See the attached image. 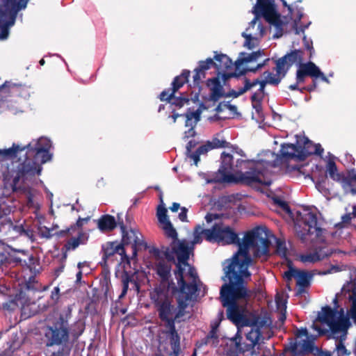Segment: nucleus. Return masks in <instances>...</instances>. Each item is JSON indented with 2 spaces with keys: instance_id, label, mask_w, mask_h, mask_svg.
<instances>
[{
  "instance_id": "nucleus-1",
  "label": "nucleus",
  "mask_w": 356,
  "mask_h": 356,
  "mask_svg": "<svg viewBox=\"0 0 356 356\" xmlns=\"http://www.w3.org/2000/svg\"><path fill=\"white\" fill-rule=\"evenodd\" d=\"M221 216L218 213H208L205 216L207 224L213 222L211 227L207 232V241L217 243L221 245L237 244L238 251L230 259L224 263V271L225 277L230 284V275L228 272L236 273L240 275L241 272L245 271L248 275L242 278V284L246 283L250 277L248 267L252 264L250 251H252L254 257L265 256L268 253V232L264 227H257L245 234L241 241L238 234L228 225L221 221Z\"/></svg>"
},
{
  "instance_id": "nucleus-2",
  "label": "nucleus",
  "mask_w": 356,
  "mask_h": 356,
  "mask_svg": "<svg viewBox=\"0 0 356 356\" xmlns=\"http://www.w3.org/2000/svg\"><path fill=\"white\" fill-rule=\"evenodd\" d=\"M236 273L228 272L230 275V284H225L220 289V299L224 307L227 308V316L238 328L237 333L232 339L236 348H240L241 336V327H250L246 334V339L252 348L259 343L261 338V329L270 324L266 317H262L257 312H250L246 309L247 298L249 296L245 283L242 284V278L248 275L245 271L241 272L240 275Z\"/></svg>"
},
{
  "instance_id": "nucleus-3",
  "label": "nucleus",
  "mask_w": 356,
  "mask_h": 356,
  "mask_svg": "<svg viewBox=\"0 0 356 356\" xmlns=\"http://www.w3.org/2000/svg\"><path fill=\"white\" fill-rule=\"evenodd\" d=\"M348 320L344 311L333 309L330 307H323L312 323V328L316 334L309 335L307 328L297 330V340L291 343L288 350L293 356H298L312 350L313 342L318 335L330 333V338L335 340V349L327 353V356H348V353L343 341L346 338Z\"/></svg>"
},
{
  "instance_id": "nucleus-4",
  "label": "nucleus",
  "mask_w": 356,
  "mask_h": 356,
  "mask_svg": "<svg viewBox=\"0 0 356 356\" xmlns=\"http://www.w3.org/2000/svg\"><path fill=\"white\" fill-rule=\"evenodd\" d=\"M51 143L49 139L41 137L38 140H33L26 146L20 147L13 144L8 149H0V155L5 158H13L17 156L19 151L26 149V158L22 163H19L16 168L10 172V177L6 178V184L10 185L13 192H19L26 194L29 198L32 197L31 186L33 179L39 175L42 167L39 164L44 163L51 159L49 149Z\"/></svg>"
},
{
  "instance_id": "nucleus-5",
  "label": "nucleus",
  "mask_w": 356,
  "mask_h": 356,
  "mask_svg": "<svg viewBox=\"0 0 356 356\" xmlns=\"http://www.w3.org/2000/svg\"><path fill=\"white\" fill-rule=\"evenodd\" d=\"M243 156L242 149L233 147L232 153L223 152L221 154V165L215 181L233 183L243 182L248 184L259 183L269 186L272 182L271 168L277 166L278 155L272 152H266V159L259 160L237 159L233 164V154Z\"/></svg>"
},
{
  "instance_id": "nucleus-6",
  "label": "nucleus",
  "mask_w": 356,
  "mask_h": 356,
  "mask_svg": "<svg viewBox=\"0 0 356 356\" xmlns=\"http://www.w3.org/2000/svg\"><path fill=\"white\" fill-rule=\"evenodd\" d=\"M175 275L180 289L177 307L172 304L168 292L161 287L155 288L150 296L159 318L165 326L172 325L175 320L184 316L188 302L195 296L201 284L196 272H194L193 276H191L188 272L175 271Z\"/></svg>"
},
{
  "instance_id": "nucleus-7",
  "label": "nucleus",
  "mask_w": 356,
  "mask_h": 356,
  "mask_svg": "<svg viewBox=\"0 0 356 356\" xmlns=\"http://www.w3.org/2000/svg\"><path fill=\"white\" fill-rule=\"evenodd\" d=\"M254 19L249 23L245 31L242 33L245 41L243 46L248 49L257 47L261 39L264 37L266 29L263 26L260 17H263L270 24V29L274 30L273 38H279L284 33V29L288 22L286 17H282L275 10L272 0H257V3L252 9Z\"/></svg>"
},
{
  "instance_id": "nucleus-8",
  "label": "nucleus",
  "mask_w": 356,
  "mask_h": 356,
  "mask_svg": "<svg viewBox=\"0 0 356 356\" xmlns=\"http://www.w3.org/2000/svg\"><path fill=\"white\" fill-rule=\"evenodd\" d=\"M165 235L172 239L170 247L163 248V254L168 259H174L177 257L176 270L179 272H188L191 276H193L195 268L191 266L188 260L189 259L188 244L186 241L177 239V232L170 221L161 225Z\"/></svg>"
},
{
  "instance_id": "nucleus-9",
  "label": "nucleus",
  "mask_w": 356,
  "mask_h": 356,
  "mask_svg": "<svg viewBox=\"0 0 356 356\" xmlns=\"http://www.w3.org/2000/svg\"><path fill=\"white\" fill-rule=\"evenodd\" d=\"M264 56V50L253 51L250 54L241 53L238 59L233 63L227 55L216 54L214 56V66L217 69L218 74L223 76L230 75L231 74L227 72V70L234 67L236 70V76H238L245 70L255 71L261 69L269 61V58H266L263 63L257 64L255 68L249 67L248 64L257 62L259 58Z\"/></svg>"
},
{
  "instance_id": "nucleus-10",
  "label": "nucleus",
  "mask_w": 356,
  "mask_h": 356,
  "mask_svg": "<svg viewBox=\"0 0 356 356\" xmlns=\"http://www.w3.org/2000/svg\"><path fill=\"white\" fill-rule=\"evenodd\" d=\"M72 309L68 307L60 314L51 325L44 328V337L47 346H60L68 342L70 337L69 320Z\"/></svg>"
},
{
  "instance_id": "nucleus-11",
  "label": "nucleus",
  "mask_w": 356,
  "mask_h": 356,
  "mask_svg": "<svg viewBox=\"0 0 356 356\" xmlns=\"http://www.w3.org/2000/svg\"><path fill=\"white\" fill-rule=\"evenodd\" d=\"M301 218L303 227L301 229L296 228L297 234L300 240L305 243L323 241V230L318 225L316 215L307 211Z\"/></svg>"
},
{
  "instance_id": "nucleus-12",
  "label": "nucleus",
  "mask_w": 356,
  "mask_h": 356,
  "mask_svg": "<svg viewBox=\"0 0 356 356\" xmlns=\"http://www.w3.org/2000/svg\"><path fill=\"white\" fill-rule=\"evenodd\" d=\"M326 172L331 179L340 182L346 193L356 195V170L353 169L348 172V176L344 177L337 172L334 161L329 159L326 164Z\"/></svg>"
},
{
  "instance_id": "nucleus-13",
  "label": "nucleus",
  "mask_w": 356,
  "mask_h": 356,
  "mask_svg": "<svg viewBox=\"0 0 356 356\" xmlns=\"http://www.w3.org/2000/svg\"><path fill=\"white\" fill-rule=\"evenodd\" d=\"M189 74L190 72L188 70H184L180 76H176L172 83V88L163 91L160 95V99L161 101H168L172 104L179 107L183 106L185 102H188V99L176 97H175V93L188 81Z\"/></svg>"
},
{
  "instance_id": "nucleus-14",
  "label": "nucleus",
  "mask_w": 356,
  "mask_h": 356,
  "mask_svg": "<svg viewBox=\"0 0 356 356\" xmlns=\"http://www.w3.org/2000/svg\"><path fill=\"white\" fill-rule=\"evenodd\" d=\"M343 298L350 307L349 316L350 318L356 323V282L350 280L343 284L341 293L336 295L334 301L341 300Z\"/></svg>"
},
{
  "instance_id": "nucleus-15",
  "label": "nucleus",
  "mask_w": 356,
  "mask_h": 356,
  "mask_svg": "<svg viewBox=\"0 0 356 356\" xmlns=\"http://www.w3.org/2000/svg\"><path fill=\"white\" fill-rule=\"evenodd\" d=\"M313 275L310 273L305 270H300L296 268L289 266V269L284 272V278L286 282L291 281L293 278L296 280L298 286L297 294L300 295L305 292L306 288L311 284Z\"/></svg>"
},
{
  "instance_id": "nucleus-16",
  "label": "nucleus",
  "mask_w": 356,
  "mask_h": 356,
  "mask_svg": "<svg viewBox=\"0 0 356 356\" xmlns=\"http://www.w3.org/2000/svg\"><path fill=\"white\" fill-rule=\"evenodd\" d=\"M248 90H251L252 92V106L255 109L258 117H261V100L264 97V84L255 82L250 85V80L245 79L244 86L243 88H239L237 95H241Z\"/></svg>"
},
{
  "instance_id": "nucleus-17",
  "label": "nucleus",
  "mask_w": 356,
  "mask_h": 356,
  "mask_svg": "<svg viewBox=\"0 0 356 356\" xmlns=\"http://www.w3.org/2000/svg\"><path fill=\"white\" fill-rule=\"evenodd\" d=\"M154 254L156 257V273L163 282H166L168 280L171 275V263L175 262V258L172 260L168 259L163 254V249L161 250H155Z\"/></svg>"
},
{
  "instance_id": "nucleus-18",
  "label": "nucleus",
  "mask_w": 356,
  "mask_h": 356,
  "mask_svg": "<svg viewBox=\"0 0 356 356\" xmlns=\"http://www.w3.org/2000/svg\"><path fill=\"white\" fill-rule=\"evenodd\" d=\"M297 137V143L294 144H282L280 151V156L282 159L286 161L295 160L302 161V152L300 149V141Z\"/></svg>"
},
{
  "instance_id": "nucleus-19",
  "label": "nucleus",
  "mask_w": 356,
  "mask_h": 356,
  "mask_svg": "<svg viewBox=\"0 0 356 356\" xmlns=\"http://www.w3.org/2000/svg\"><path fill=\"white\" fill-rule=\"evenodd\" d=\"M298 139L300 141V149L302 160L312 154H316L319 156L323 154L324 150L320 144L313 143L304 136H298Z\"/></svg>"
},
{
  "instance_id": "nucleus-20",
  "label": "nucleus",
  "mask_w": 356,
  "mask_h": 356,
  "mask_svg": "<svg viewBox=\"0 0 356 356\" xmlns=\"http://www.w3.org/2000/svg\"><path fill=\"white\" fill-rule=\"evenodd\" d=\"M320 71L319 67L312 62L301 63L296 72V81L298 83H303L307 76L318 78Z\"/></svg>"
},
{
  "instance_id": "nucleus-21",
  "label": "nucleus",
  "mask_w": 356,
  "mask_h": 356,
  "mask_svg": "<svg viewBox=\"0 0 356 356\" xmlns=\"http://www.w3.org/2000/svg\"><path fill=\"white\" fill-rule=\"evenodd\" d=\"M102 258L105 262L115 254L122 256L125 254L124 247L122 244L115 242H108L102 245Z\"/></svg>"
},
{
  "instance_id": "nucleus-22",
  "label": "nucleus",
  "mask_w": 356,
  "mask_h": 356,
  "mask_svg": "<svg viewBox=\"0 0 356 356\" xmlns=\"http://www.w3.org/2000/svg\"><path fill=\"white\" fill-rule=\"evenodd\" d=\"M268 232V253L265 256L262 257H257L258 258H261L262 260H265L267 259L268 254H269V246L271 243L270 238H273L275 242V247H276V252L277 254L281 256L282 257H286L287 253H288V248L286 247V241L282 238H277L274 237L273 235H271L270 231L265 227Z\"/></svg>"
},
{
  "instance_id": "nucleus-23",
  "label": "nucleus",
  "mask_w": 356,
  "mask_h": 356,
  "mask_svg": "<svg viewBox=\"0 0 356 356\" xmlns=\"http://www.w3.org/2000/svg\"><path fill=\"white\" fill-rule=\"evenodd\" d=\"M165 327L168 328V331L167 332L168 334L171 349L172 350L170 355L178 356L180 350V338L175 330V324Z\"/></svg>"
},
{
  "instance_id": "nucleus-24",
  "label": "nucleus",
  "mask_w": 356,
  "mask_h": 356,
  "mask_svg": "<svg viewBox=\"0 0 356 356\" xmlns=\"http://www.w3.org/2000/svg\"><path fill=\"white\" fill-rule=\"evenodd\" d=\"M122 241L127 244H132L134 246L143 243L141 234L136 229H130L128 231H122Z\"/></svg>"
},
{
  "instance_id": "nucleus-25",
  "label": "nucleus",
  "mask_w": 356,
  "mask_h": 356,
  "mask_svg": "<svg viewBox=\"0 0 356 356\" xmlns=\"http://www.w3.org/2000/svg\"><path fill=\"white\" fill-rule=\"evenodd\" d=\"M117 226L115 218L111 215H104L97 220V227L102 232L113 230Z\"/></svg>"
},
{
  "instance_id": "nucleus-26",
  "label": "nucleus",
  "mask_w": 356,
  "mask_h": 356,
  "mask_svg": "<svg viewBox=\"0 0 356 356\" xmlns=\"http://www.w3.org/2000/svg\"><path fill=\"white\" fill-rule=\"evenodd\" d=\"M264 79L259 81V79H254L250 81V85H252L255 82L264 84V88L266 84L277 85L282 80V77L278 73H273L271 72H264L263 74Z\"/></svg>"
},
{
  "instance_id": "nucleus-27",
  "label": "nucleus",
  "mask_w": 356,
  "mask_h": 356,
  "mask_svg": "<svg viewBox=\"0 0 356 356\" xmlns=\"http://www.w3.org/2000/svg\"><path fill=\"white\" fill-rule=\"evenodd\" d=\"M209 230V229H204L200 225H198L195 227L193 232V239L191 242L186 241L188 244V251L189 253L193 249V246L195 244H200L202 242L203 238H205L207 241V232Z\"/></svg>"
},
{
  "instance_id": "nucleus-28",
  "label": "nucleus",
  "mask_w": 356,
  "mask_h": 356,
  "mask_svg": "<svg viewBox=\"0 0 356 356\" xmlns=\"http://www.w3.org/2000/svg\"><path fill=\"white\" fill-rule=\"evenodd\" d=\"M8 227L9 232L14 234L13 237L25 236L28 238L32 239L33 236V231L29 228H25L22 225H14L13 223H10Z\"/></svg>"
},
{
  "instance_id": "nucleus-29",
  "label": "nucleus",
  "mask_w": 356,
  "mask_h": 356,
  "mask_svg": "<svg viewBox=\"0 0 356 356\" xmlns=\"http://www.w3.org/2000/svg\"><path fill=\"white\" fill-rule=\"evenodd\" d=\"M299 260L305 264H314L323 259L324 256L317 251L308 252L303 254H300L298 256Z\"/></svg>"
},
{
  "instance_id": "nucleus-30",
  "label": "nucleus",
  "mask_w": 356,
  "mask_h": 356,
  "mask_svg": "<svg viewBox=\"0 0 356 356\" xmlns=\"http://www.w3.org/2000/svg\"><path fill=\"white\" fill-rule=\"evenodd\" d=\"M29 0H4V6L13 13H17L19 10L24 9L26 7Z\"/></svg>"
},
{
  "instance_id": "nucleus-31",
  "label": "nucleus",
  "mask_w": 356,
  "mask_h": 356,
  "mask_svg": "<svg viewBox=\"0 0 356 356\" xmlns=\"http://www.w3.org/2000/svg\"><path fill=\"white\" fill-rule=\"evenodd\" d=\"M209 86H211V100L218 101L223 95L222 86L217 79L211 80Z\"/></svg>"
},
{
  "instance_id": "nucleus-32",
  "label": "nucleus",
  "mask_w": 356,
  "mask_h": 356,
  "mask_svg": "<svg viewBox=\"0 0 356 356\" xmlns=\"http://www.w3.org/2000/svg\"><path fill=\"white\" fill-rule=\"evenodd\" d=\"M284 57H286L287 62L291 66L293 64L298 65L299 66L303 60V51L300 49L293 50L286 54Z\"/></svg>"
},
{
  "instance_id": "nucleus-33",
  "label": "nucleus",
  "mask_w": 356,
  "mask_h": 356,
  "mask_svg": "<svg viewBox=\"0 0 356 356\" xmlns=\"http://www.w3.org/2000/svg\"><path fill=\"white\" fill-rule=\"evenodd\" d=\"M88 236L87 234L81 233L76 238H70L65 244V248L68 250H75L80 244H84L88 241Z\"/></svg>"
},
{
  "instance_id": "nucleus-34",
  "label": "nucleus",
  "mask_w": 356,
  "mask_h": 356,
  "mask_svg": "<svg viewBox=\"0 0 356 356\" xmlns=\"http://www.w3.org/2000/svg\"><path fill=\"white\" fill-rule=\"evenodd\" d=\"M201 111L197 109L194 111H188L186 114V126L194 128L200 119Z\"/></svg>"
},
{
  "instance_id": "nucleus-35",
  "label": "nucleus",
  "mask_w": 356,
  "mask_h": 356,
  "mask_svg": "<svg viewBox=\"0 0 356 356\" xmlns=\"http://www.w3.org/2000/svg\"><path fill=\"white\" fill-rule=\"evenodd\" d=\"M276 67L275 70L276 72L278 73L282 78L284 77L286 72L289 70V68L291 67L289 63L287 62V60L286 59V57L282 56V58H279L275 62Z\"/></svg>"
},
{
  "instance_id": "nucleus-36",
  "label": "nucleus",
  "mask_w": 356,
  "mask_h": 356,
  "mask_svg": "<svg viewBox=\"0 0 356 356\" xmlns=\"http://www.w3.org/2000/svg\"><path fill=\"white\" fill-rule=\"evenodd\" d=\"M161 204L159 205L156 211V216L159 220V222L161 225L165 222H169L170 220L167 215V209L165 207V205L163 202L161 196L160 197Z\"/></svg>"
},
{
  "instance_id": "nucleus-37",
  "label": "nucleus",
  "mask_w": 356,
  "mask_h": 356,
  "mask_svg": "<svg viewBox=\"0 0 356 356\" xmlns=\"http://www.w3.org/2000/svg\"><path fill=\"white\" fill-rule=\"evenodd\" d=\"M274 6L275 5V0H272ZM282 1L283 5L285 7L288 8L289 12L291 14V17L294 19L296 24L297 25V21H300L302 17V12L301 9L298 8H293L291 6L288 5L285 0H281ZM276 9V7H275Z\"/></svg>"
},
{
  "instance_id": "nucleus-38",
  "label": "nucleus",
  "mask_w": 356,
  "mask_h": 356,
  "mask_svg": "<svg viewBox=\"0 0 356 356\" xmlns=\"http://www.w3.org/2000/svg\"><path fill=\"white\" fill-rule=\"evenodd\" d=\"M208 143L212 149L225 147L228 144L221 136L220 134H218L216 137H213L211 140H209Z\"/></svg>"
},
{
  "instance_id": "nucleus-39",
  "label": "nucleus",
  "mask_w": 356,
  "mask_h": 356,
  "mask_svg": "<svg viewBox=\"0 0 356 356\" xmlns=\"http://www.w3.org/2000/svg\"><path fill=\"white\" fill-rule=\"evenodd\" d=\"M342 223L344 225L350 224L356 227V205L353 207L352 212L347 213L342 216Z\"/></svg>"
},
{
  "instance_id": "nucleus-40",
  "label": "nucleus",
  "mask_w": 356,
  "mask_h": 356,
  "mask_svg": "<svg viewBox=\"0 0 356 356\" xmlns=\"http://www.w3.org/2000/svg\"><path fill=\"white\" fill-rule=\"evenodd\" d=\"M205 343L212 346H216L218 345V335L216 330L215 329H212L211 331L209 332V334L206 338Z\"/></svg>"
},
{
  "instance_id": "nucleus-41",
  "label": "nucleus",
  "mask_w": 356,
  "mask_h": 356,
  "mask_svg": "<svg viewBox=\"0 0 356 356\" xmlns=\"http://www.w3.org/2000/svg\"><path fill=\"white\" fill-rule=\"evenodd\" d=\"M8 88L9 92L13 94L17 93L19 90V86L16 84H11L10 82H5L3 85L0 86V92H6V90Z\"/></svg>"
},
{
  "instance_id": "nucleus-42",
  "label": "nucleus",
  "mask_w": 356,
  "mask_h": 356,
  "mask_svg": "<svg viewBox=\"0 0 356 356\" xmlns=\"http://www.w3.org/2000/svg\"><path fill=\"white\" fill-rule=\"evenodd\" d=\"M316 188L325 197H327L330 194L329 189L327 188V183L325 180L318 181L316 184Z\"/></svg>"
},
{
  "instance_id": "nucleus-43",
  "label": "nucleus",
  "mask_w": 356,
  "mask_h": 356,
  "mask_svg": "<svg viewBox=\"0 0 356 356\" xmlns=\"http://www.w3.org/2000/svg\"><path fill=\"white\" fill-rule=\"evenodd\" d=\"M212 65H214L213 60L209 58L206 60L200 61L198 68L204 72V70L209 69Z\"/></svg>"
},
{
  "instance_id": "nucleus-44",
  "label": "nucleus",
  "mask_w": 356,
  "mask_h": 356,
  "mask_svg": "<svg viewBox=\"0 0 356 356\" xmlns=\"http://www.w3.org/2000/svg\"><path fill=\"white\" fill-rule=\"evenodd\" d=\"M129 278L128 277H124L122 279V291L121 294L119 296V298L121 299L124 298L129 289Z\"/></svg>"
},
{
  "instance_id": "nucleus-45",
  "label": "nucleus",
  "mask_w": 356,
  "mask_h": 356,
  "mask_svg": "<svg viewBox=\"0 0 356 356\" xmlns=\"http://www.w3.org/2000/svg\"><path fill=\"white\" fill-rule=\"evenodd\" d=\"M204 76V72L198 67L194 70L193 81L196 84H199L202 78Z\"/></svg>"
},
{
  "instance_id": "nucleus-46",
  "label": "nucleus",
  "mask_w": 356,
  "mask_h": 356,
  "mask_svg": "<svg viewBox=\"0 0 356 356\" xmlns=\"http://www.w3.org/2000/svg\"><path fill=\"white\" fill-rule=\"evenodd\" d=\"M9 35V30H8V26L4 24L0 26V40H3L8 38Z\"/></svg>"
},
{
  "instance_id": "nucleus-47",
  "label": "nucleus",
  "mask_w": 356,
  "mask_h": 356,
  "mask_svg": "<svg viewBox=\"0 0 356 356\" xmlns=\"http://www.w3.org/2000/svg\"><path fill=\"white\" fill-rule=\"evenodd\" d=\"M74 326L77 327V331L75 332L74 330H73V334L75 337H79L83 332L84 325L83 324V323L81 321H77L74 324Z\"/></svg>"
},
{
  "instance_id": "nucleus-48",
  "label": "nucleus",
  "mask_w": 356,
  "mask_h": 356,
  "mask_svg": "<svg viewBox=\"0 0 356 356\" xmlns=\"http://www.w3.org/2000/svg\"><path fill=\"white\" fill-rule=\"evenodd\" d=\"M211 149H213L211 148V147L210 146L209 143L207 141L206 144L199 147L198 149H197V152L201 155L206 154Z\"/></svg>"
},
{
  "instance_id": "nucleus-49",
  "label": "nucleus",
  "mask_w": 356,
  "mask_h": 356,
  "mask_svg": "<svg viewBox=\"0 0 356 356\" xmlns=\"http://www.w3.org/2000/svg\"><path fill=\"white\" fill-rule=\"evenodd\" d=\"M275 302L278 307H284L286 308V300L281 297L280 294H277L275 296Z\"/></svg>"
},
{
  "instance_id": "nucleus-50",
  "label": "nucleus",
  "mask_w": 356,
  "mask_h": 356,
  "mask_svg": "<svg viewBox=\"0 0 356 356\" xmlns=\"http://www.w3.org/2000/svg\"><path fill=\"white\" fill-rule=\"evenodd\" d=\"M187 211H188V209L186 207L181 208V212L179 214V218L182 222L187 221Z\"/></svg>"
},
{
  "instance_id": "nucleus-51",
  "label": "nucleus",
  "mask_w": 356,
  "mask_h": 356,
  "mask_svg": "<svg viewBox=\"0 0 356 356\" xmlns=\"http://www.w3.org/2000/svg\"><path fill=\"white\" fill-rule=\"evenodd\" d=\"M17 13H12L9 20L6 22V23L4 24L5 26H8V30L9 29V27L13 26L15 22V18H16Z\"/></svg>"
},
{
  "instance_id": "nucleus-52",
  "label": "nucleus",
  "mask_w": 356,
  "mask_h": 356,
  "mask_svg": "<svg viewBox=\"0 0 356 356\" xmlns=\"http://www.w3.org/2000/svg\"><path fill=\"white\" fill-rule=\"evenodd\" d=\"M341 270V268L338 266H332L329 270L323 273V275L327 274V273H337Z\"/></svg>"
},
{
  "instance_id": "nucleus-53",
  "label": "nucleus",
  "mask_w": 356,
  "mask_h": 356,
  "mask_svg": "<svg viewBox=\"0 0 356 356\" xmlns=\"http://www.w3.org/2000/svg\"><path fill=\"white\" fill-rule=\"evenodd\" d=\"M195 132L194 128L190 127L188 131L184 132V138H188L193 137L195 136Z\"/></svg>"
},
{
  "instance_id": "nucleus-54",
  "label": "nucleus",
  "mask_w": 356,
  "mask_h": 356,
  "mask_svg": "<svg viewBox=\"0 0 356 356\" xmlns=\"http://www.w3.org/2000/svg\"><path fill=\"white\" fill-rule=\"evenodd\" d=\"M200 154L197 151L190 156V157L193 160L194 163L195 165H197V163L200 161Z\"/></svg>"
},
{
  "instance_id": "nucleus-55",
  "label": "nucleus",
  "mask_w": 356,
  "mask_h": 356,
  "mask_svg": "<svg viewBox=\"0 0 356 356\" xmlns=\"http://www.w3.org/2000/svg\"><path fill=\"white\" fill-rule=\"evenodd\" d=\"M7 259L6 253L3 251V248L0 246V265H1Z\"/></svg>"
},
{
  "instance_id": "nucleus-56",
  "label": "nucleus",
  "mask_w": 356,
  "mask_h": 356,
  "mask_svg": "<svg viewBox=\"0 0 356 356\" xmlns=\"http://www.w3.org/2000/svg\"><path fill=\"white\" fill-rule=\"evenodd\" d=\"M44 229H45V232H43L42 230H41L42 232V235L46 238H50L53 236V234L51 233V229H48L47 227H44Z\"/></svg>"
},
{
  "instance_id": "nucleus-57",
  "label": "nucleus",
  "mask_w": 356,
  "mask_h": 356,
  "mask_svg": "<svg viewBox=\"0 0 356 356\" xmlns=\"http://www.w3.org/2000/svg\"><path fill=\"white\" fill-rule=\"evenodd\" d=\"M301 168H302L301 166H298V165L289 166L288 170L293 171L297 174H299L300 172Z\"/></svg>"
},
{
  "instance_id": "nucleus-58",
  "label": "nucleus",
  "mask_w": 356,
  "mask_h": 356,
  "mask_svg": "<svg viewBox=\"0 0 356 356\" xmlns=\"http://www.w3.org/2000/svg\"><path fill=\"white\" fill-rule=\"evenodd\" d=\"M277 204H278L284 210H285L286 211L289 212V208L287 205V204L282 201V200H279V201H276Z\"/></svg>"
},
{
  "instance_id": "nucleus-59",
  "label": "nucleus",
  "mask_w": 356,
  "mask_h": 356,
  "mask_svg": "<svg viewBox=\"0 0 356 356\" xmlns=\"http://www.w3.org/2000/svg\"><path fill=\"white\" fill-rule=\"evenodd\" d=\"M180 208V204L179 203H177V202H174L172 206L170 207V209L172 211V212H177L179 209Z\"/></svg>"
},
{
  "instance_id": "nucleus-60",
  "label": "nucleus",
  "mask_w": 356,
  "mask_h": 356,
  "mask_svg": "<svg viewBox=\"0 0 356 356\" xmlns=\"http://www.w3.org/2000/svg\"><path fill=\"white\" fill-rule=\"evenodd\" d=\"M318 78L327 83H330L329 79L324 75V74L320 71Z\"/></svg>"
},
{
  "instance_id": "nucleus-61",
  "label": "nucleus",
  "mask_w": 356,
  "mask_h": 356,
  "mask_svg": "<svg viewBox=\"0 0 356 356\" xmlns=\"http://www.w3.org/2000/svg\"><path fill=\"white\" fill-rule=\"evenodd\" d=\"M59 288L58 287H55L51 293V296L52 298H54V297H56L58 298V294H59Z\"/></svg>"
},
{
  "instance_id": "nucleus-62",
  "label": "nucleus",
  "mask_w": 356,
  "mask_h": 356,
  "mask_svg": "<svg viewBox=\"0 0 356 356\" xmlns=\"http://www.w3.org/2000/svg\"><path fill=\"white\" fill-rule=\"evenodd\" d=\"M305 46H306L307 49L308 50H309V54H310V57H311L314 52V49H313L312 47H310L309 42L305 41Z\"/></svg>"
},
{
  "instance_id": "nucleus-63",
  "label": "nucleus",
  "mask_w": 356,
  "mask_h": 356,
  "mask_svg": "<svg viewBox=\"0 0 356 356\" xmlns=\"http://www.w3.org/2000/svg\"><path fill=\"white\" fill-rule=\"evenodd\" d=\"M195 145V143L193 140H190L186 146V149L188 152L191 151V149Z\"/></svg>"
},
{
  "instance_id": "nucleus-64",
  "label": "nucleus",
  "mask_w": 356,
  "mask_h": 356,
  "mask_svg": "<svg viewBox=\"0 0 356 356\" xmlns=\"http://www.w3.org/2000/svg\"><path fill=\"white\" fill-rule=\"evenodd\" d=\"M300 83H298L296 81V84H293V85H291L289 86V88L292 90H297L298 89V85Z\"/></svg>"
}]
</instances>
